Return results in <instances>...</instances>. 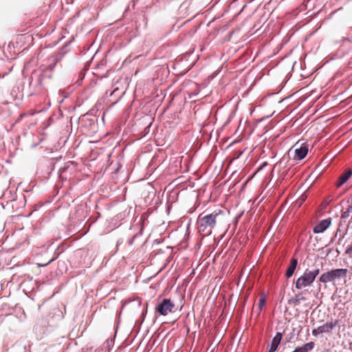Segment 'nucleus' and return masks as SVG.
<instances>
[{
	"instance_id": "1",
	"label": "nucleus",
	"mask_w": 352,
	"mask_h": 352,
	"mask_svg": "<svg viewBox=\"0 0 352 352\" xmlns=\"http://www.w3.org/2000/svg\"><path fill=\"white\" fill-rule=\"evenodd\" d=\"M320 270L318 268L313 270H306L304 274L300 276L296 281V287L298 289L308 287L314 281L318 275Z\"/></svg>"
},
{
	"instance_id": "2",
	"label": "nucleus",
	"mask_w": 352,
	"mask_h": 352,
	"mask_svg": "<svg viewBox=\"0 0 352 352\" xmlns=\"http://www.w3.org/2000/svg\"><path fill=\"white\" fill-rule=\"evenodd\" d=\"M347 273V269L333 270L323 273L320 277V281L324 283L335 281L342 278H346Z\"/></svg>"
},
{
	"instance_id": "3",
	"label": "nucleus",
	"mask_w": 352,
	"mask_h": 352,
	"mask_svg": "<svg viewBox=\"0 0 352 352\" xmlns=\"http://www.w3.org/2000/svg\"><path fill=\"white\" fill-rule=\"evenodd\" d=\"M308 153V146L305 144L296 142L288 151L289 158L294 160H302Z\"/></svg>"
},
{
	"instance_id": "4",
	"label": "nucleus",
	"mask_w": 352,
	"mask_h": 352,
	"mask_svg": "<svg viewBox=\"0 0 352 352\" xmlns=\"http://www.w3.org/2000/svg\"><path fill=\"white\" fill-rule=\"evenodd\" d=\"M175 304L169 298H164L155 306V310L160 316H166L168 314L175 312Z\"/></svg>"
},
{
	"instance_id": "5",
	"label": "nucleus",
	"mask_w": 352,
	"mask_h": 352,
	"mask_svg": "<svg viewBox=\"0 0 352 352\" xmlns=\"http://www.w3.org/2000/svg\"><path fill=\"white\" fill-rule=\"evenodd\" d=\"M217 216V214H210L200 217L198 220L199 231L205 232L208 228H214Z\"/></svg>"
},
{
	"instance_id": "6",
	"label": "nucleus",
	"mask_w": 352,
	"mask_h": 352,
	"mask_svg": "<svg viewBox=\"0 0 352 352\" xmlns=\"http://www.w3.org/2000/svg\"><path fill=\"white\" fill-rule=\"evenodd\" d=\"M331 223V221L330 219L322 220L314 228V232L317 234L323 232L330 226Z\"/></svg>"
},
{
	"instance_id": "7",
	"label": "nucleus",
	"mask_w": 352,
	"mask_h": 352,
	"mask_svg": "<svg viewBox=\"0 0 352 352\" xmlns=\"http://www.w3.org/2000/svg\"><path fill=\"white\" fill-rule=\"evenodd\" d=\"M282 333L278 332L273 338L268 352H274L282 340Z\"/></svg>"
},
{
	"instance_id": "8",
	"label": "nucleus",
	"mask_w": 352,
	"mask_h": 352,
	"mask_svg": "<svg viewBox=\"0 0 352 352\" xmlns=\"http://www.w3.org/2000/svg\"><path fill=\"white\" fill-rule=\"evenodd\" d=\"M352 175V170L349 169L345 173L342 174L338 178V182L336 184V187L340 188L342 186Z\"/></svg>"
},
{
	"instance_id": "9",
	"label": "nucleus",
	"mask_w": 352,
	"mask_h": 352,
	"mask_svg": "<svg viewBox=\"0 0 352 352\" xmlns=\"http://www.w3.org/2000/svg\"><path fill=\"white\" fill-rule=\"evenodd\" d=\"M336 324H337V322H327V323L324 324L323 325L320 326L318 327L320 329L321 333H329L336 326Z\"/></svg>"
},
{
	"instance_id": "10",
	"label": "nucleus",
	"mask_w": 352,
	"mask_h": 352,
	"mask_svg": "<svg viewBox=\"0 0 352 352\" xmlns=\"http://www.w3.org/2000/svg\"><path fill=\"white\" fill-rule=\"evenodd\" d=\"M297 264H298L297 259L293 258L291 260L290 265H289V266L287 268V272H286V276L287 278H289V277H291L293 275V274H294V271H295V270L296 268Z\"/></svg>"
},
{
	"instance_id": "11",
	"label": "nucleus",
	"mask_w": 352,
	"mask_h": 352,
	"mask_svg": "<svg viewBox=\"0 0 352 352\" xmlns=\"http://www.w3.org/2000/svg\"><path fill=\"white\" fill-rule=\"evenodd\" d=\"M314 346H315V343L314 342H310L307 344H305L302 346L304 349L305 352H309L314 349Z\"/></svg>"
},
{
	"instance_id": "12",
	"label": "nucleus",
	"mask_w": 352,
	"mask_h": 352,
	"mask_svg": "<svg viewBox=\"0 0 352 352\" xmlns=\"http://www.w3.org/2000/svg\"><path fill=\"white\" fill-rule=\"evenodd\" d=\"M352 211V206H349L347 209V210L344 211L342 214V218H347L349 217L350 212Z\"/></svg>"
},
{
	"instance_id": "13",
	"label": "nucleus",
	"mask_w": 352,
	"mask_h": 352,
	"mask_svg": "<svg viewBox=\"0 0 352 352\" xmlns=\"http://www.w3.org/2000/svg\"><path fill=\"white\" fill-rule=\"evenodd\" d=\"M265 299L264 297H262L259 299L258 307L259 309H262V308L265 306Z\"/></svg>"
},
{
	"instance_id": "14",
	"label": "nucleus",
	"mask_w": 352,
	"mask_h": 352,
	"mask_svg": "<svg viewBox=\"0 0 352 352\" xmlns=\"http://www.w3.org/2000/svg\"><path fill=\"white\" fill-rule=\"evenodd\" d=\"M306 198H307V196L305 195H302L299 197L298 202H297V203H298V206H300V205L305 201Z\"/></svg>"
},
{
	"instance_id": "15",
	"label": "nucleus",
	"mask_w": 352,
	"mask_h": 352,
	"mask_svg": "<svg viewBox=\"0 0 352 352\" xmlns=\"http://www.w3.org/2000/svg\"><path fill=\"white\" fill-rule=\"evenodd\" d=\"M345 253L349 256V257L352 258V244L347 248Z\"/></svg>"
},
{
	"instance_id": "16",
	"label": "nucleus",
	"mask_w": 352,
	"mask_h": 352,
	"mask_svg": "<svg viewBox=\"0 0 352 352\" xmlns=\"http://www.w3.org/2000/svg\"><path fill=\"white\" fill-rule=\"evenodd\" d=\"M311 333L314 336H318L319 334H321L319 327L313 329Z\"/></svg>"
},
{
	"instance_id": "17",
	"label": "nucleus",
	"mask_w": 352,
	"mask_h": 352,
	"mask_svg": "<svg viewBox=\"0 0 352 352\" xmlns=\"http://www.w3.org/2000/svg\"><path fill=\"white\" fill-rule=\"evenodd\" d=\"M311 333L314 336H318L319 334H321L319 327L313 329Z\"/></svg>"
},
{
	"instance_id": "18",
	"label": "nucleus",
	"mask_w": 352,
	"mask_h": 352,
	"mask_svg": "<svg viewBox=\"0 0 352 352\" xmlns=\"http://www.w3.org/2000/svg\"><path fill=\"white\" fill-rule=\"evenodd\" d=\"M296 349V351H297L298 352H305V351H304V349L302 348V346L297 347Z\"/></svg>"
},
{
	"instance_id": "19",
	"label": "nucleus",
	"mask_w": 352,
	"mask_h": 352,
	"mask_svg": "<svg viewBox=\"0 0 352 352\" xmlns=\"http://www.w3.org/2000/svg\"><path fill=\"white\" fill-rule=\"evenodd\" d=\"M131 302V300H129V301L125 302L123 304L122 307V310H123V309H124L125 306L127 305V303H129V302Z\"/></svg>"
},
{
	"instance_id": "20",
	"label": "nucleus",
	"mask_w": 352,
	"mask_h": 352,
	"mask_svg": "<svg viewBox=\"0 0 352 352\" xmlns=\"http://www.w3.org/2000/svg\"><path fill=\"white\" fill-rule=\"evenodd\" d=\"M52 261H53V259L50 260V261L47 263H46V264H44V265H40V266H43H43H46L47 264H49L50 263H51Z\"/></svg>"
},
{
	"instance_id": "21",
	"label": "nucleus",
	"mask_w": 352,
	"mask_h": 352,
	"mask_svg": "<svg viewBox=\"0 0 352 352\" xmlns=\"http://www.w3.org/2000/svg\"><path fill=\"white\" fill-rule=\"evenodd\" d=\"M292 352H298V351H296V349H295V350H294V351H293Z\"/></svg>"
}]
</instances>
